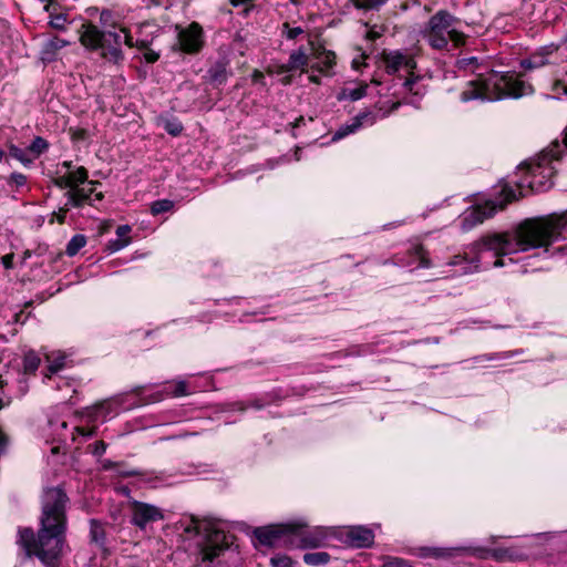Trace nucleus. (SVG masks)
Here are the masks:
<instances>
[{"label": "nucleus", "mask_w": 567, "mask_h": 567, "mask_svg": "<svg viewBox=\"0 0 567 567\" xmlns=\"http://www.w3.org/2000/svg\"><path fill=\"white\" fill-rule=\"evenodd\" d=\"M566 225L565 217L558 215L525 219L512 231L487 235L474 243L475 256L472 261L480 262L484 252L492 251L497 257L493 266L503 267L502 256L536 248L547 249L563 236Z\"/></svg>", "instance_id": "obj_1"}, {"label": "nucleus", "mask_w": 567, "mask_h": 567, "mask_svg": "<svg viewBox=\"0 0 567 567\" xmlns=\"http://www.w3.org/2000/svg\"><path fill=\"white\" fill-rule=\"evenodd\" d=\"M69 498L60 487L48 488L42 497L38 535L30 527L19 529L18 544L28 557H38L47 567H55L65 542Z\"/></svg>", "instance_id": "obj_2"}, {"label": "nucleus", "mask_w": 567, "mask_h": 567, "mask_svg": "<svg viewBox=\"0 0 567 567\" xmlns=\"http://www.w3.org/2000/svg\"><path fill=\"white\" fill-rule=\"evenodd\" d=\"M528 86L511 75H498L493 73L487 79L481 76L470 81L466 89L461 93V101L472 100L497 101L504 96L520 97L526 93Z\"/></svg>", "instance_id": "obj_3"}, {"label": "nucleus", "mask_w": 567, "mask_h": 567, "mask_svg": "<svg viewBox=\"0 0 567 567\" xmlns=\"http://www.w3.org/2000/svg\"><path fill=\"white\" fill-rule=\"evenodd\" d=\"M84 31L80 37L81 43L92 50H102V56L113 63L123 61L124 55L121 49L122 37L112 30L101 31L96 25H83Z\"/></svg>", "instance_id": "obj_4"}, {"label": "nucleus", "mask_w": 567, "mask_h": 567, "mask_svg": "<svg viewBox=\"0 0 567 567\" xmlns=\"http://www.w3.org/2000/svg\"><path fill=\"white\" fill-rule=\"evenodd\" d=\"M184 533L188 535H203V542L199 544L202 564L213 563L229 545V537L220 529L210 524H203L195 517L185 526Z\"/></svg>", "instance_id": "obj_5"}, {"label": "nucleus", "mask_w": 567, "mask_h": 567, "mask_svg": "<svg viewBox=\"0 0 567 567\" xmlns=\"http://www.w3.org/2000/svg\"><path fill=\"white\" fill-rule=\"evenodd\" d=\"M457 19L446 10H440L432 16L424 29V35L430 45L436 50L446 49L449 32Z\"/></svg>", "instance_id": "obj_6"}, {"label": "nucleus", "mask_w": 567, "mask_h": 567, "mask_svg": "<svg viewBox=\"0 0 567 567\" xmlns=\"http://www.w3.org/2000/svg\"><path fill=\"white\" fill-rule=\"evenodd\" d=\"M502 194L505 196L504 200H487L483 205H476L472 210L467 212L462 219L463 229L468 230L482 224L485 219L493 217L497 210L504 209L516 197L515 192L509 187H504Z\"/></svg>", "instance_id": "obj_7"}, {"label": "nucleus", "mask_w": 567, "mask_h": 567, "mask_svg": "<svg viewBox=\"0 0 567 567\" xmlns=\"http://www.w3.org/2000/svg\"><path fill=\"white\" fill-rule=\"evenodd\" d=\"M298 525L291 523L276 524L255 529L254 535L261 545L272 547L285 536H291V532H298Z\"/></svg>", "instance_id": "obj_8"}, {"label": "nucleus", "mask_w": 567, "mask_h": 567, "mask_svg": "<svg viewBox=\"0 0 567 567\" xmlns=\"http://www.w3.org/2000/svg\"><path fill=\"white\" fill-rule=\"evenodd\" d=\"M178 34H177V47L181 51L185 52V53H188V54H193V53H197L202 45H203V40H202V34H203V30L200 28V25L196 22H193L190 25H188L187 28L183 29V28H178Z\"/></svg>", "instance_id": "obj_9"}, {"label": "nucleus", "mask_w": 567, "mask_h": 567, "mask_svg": "<svg viewBox=\"0 0 567 567\" xmlns=\"http://www.w3.org/2000/svg\"><path fill=\"white\" fill-rule=\"evenodd\" d=\"M164 518L161 508L142 502L132 504V523L141 529H145L148 524L162 520Z\"/></svg>", "instance_id": "obj_10"}, {"label": "nucleus", "mask_w": 567, "mask_h": 567, "mask_svg": "<svg viewBox=\"0 0 567 567\" xmlns=\"http://www.w3.org/2000/svg\"><path fill=\"white\" fill-rule=\"evenodd\" d=\"M477 551L481 553L480 557L486 558L489 556L496 561H524L528 558V555L516 546L507 548L478 549Z\"/></svg>", "instance_id": "obj_11"}, {"label": "nucleus", "mask_w": 567, "mask_h": 567, "mask_svg": "<svg viewBox=\"0 0 567 567\" xmlns=\"http://www.w3.org/2000/svg\"><path fill=\"white\" fill-rule=\"evenodd\" d=\"M291 525H298V532H291V537L298 539V546L302 548H316L321 546L324 535L321 530L309 532L307 525L302 522H291Z\"/></svg>", "instance_id": "obj_12"}, {"label": "nucleus", "mask_w": 567, "mask_h": 567, "mask_svg": "<svg viewBox=\"0 0 567 567\" xmlns=\"http://www.w3.org/2000/svg\"><path fill=\"white\" fill-rule=\"evenodd\" d=\"M346 536L350 545L358 548L370 547L374 540L373 532L363 526L350 527Z\"/></svg>", "instance_id": "obj_13"}, {"label": "nucleus", "mask_w": 567, "mask_h": 567, "mask_svg": "<svg viewBox=\"0 0 567 567\" xmlns=\"http://www.w3.org/2000/svg\"><path fill=\"white\" fill-rule=\"evenodd\" d=\"M87 184L90 185L87 188L81 187V185H76L65 193V196L68 197L66 206L81 207L90 199L91 195L94 193V185L100 183L95 181H89Z\"/></svg>", "instance_id": "obj_14"}, {"label": "nucleus", "mask_w": 567, "mask_h": 567, "mask_svg": "<svg viewBox=\"0 0 567 567\" xmlns=\"http://www.w3.org/2000/svg\"><path fill=\"white\" fill-rule=\"evenodd\" d=\"M70 42L58 37H53L43 43L40 51V59L44 63H51L56 60L59 51L64 47L69 45Z\"/></svg>", "instance_id": "obj_15"}, {"label": "nucleus", "mask_w": 567, "mask_h": 567, "mask_svg": "<svg viewBox=\"0 0 567 567\" xmlns=\"http://www.w3.org/2000/svg\"><path fill=\"white\" fill-rule=\"evenodd\" d=\"M466 548H443V547H420L416 555L422 558L433 557L435 559L452 558L457 551H464Z\"/></svg>", "instance_id": "obj_16"}, {"label": "nucleus", "mask_w": 567, "mask_h": 567, "mask_svg": "<svg viewBox=\"0 0 567 567\" xmlns=\"http://www.w3.org/2000/svg\"><path fill=\"white\" fill-rule=\"evenodd\" d=\"M381 56L388 74H394L403 68L404 53L400 51H383Z\"/></svg>", "instance_id": "obj_17"}, {"label": "nucleus", "mask_w": 567, "mask_h": 567, "mask_svg": "<svg viewBox=\"0 0 567 567\" xmlns=\"http://www.w3.org/2000/svg\"><path fill=\"white\" fill-rule=\"evenodd\" d=\"M528 168V172L532 176V181H529V186L532 189L537 192L547 190L553 186V182L547 181L543 182V178L538 179V176L542 175V166L537 165H525Z\"/></svg>", "instance_id": "obj_18"}, {"label": "nucleus", "mask_w": 567, "mask_h": 567, "mask_svg": "<svg viewBox=\"0 0 567 567\" xmlns=\"http://www.w3.org/2000/svg\"><path fill=\"white\" fill-rule=\"evenodd\" d=\"M229 72L227 65L223 61H218L208 70L209 81L215 85L224 84L228 79Z\"/></svg>", "instance_id": "obj_19"}, {"label": "nucleus", "mask_w": 567, "mask_h": 567, "mask_svg": "<svg viewBox=\"0 0 567 567\" xmlns=\"http://www.w3.org/2000/svg\"><path fill=\"white\" fill-rule=\"evenodd\" d=\"M90 537L91 542L104 548L105 546V529L104 526L96 519L90 520Z\"/></svg>", "instance_id": "obj_20"}, {"label": "nucleus", "mask_w": 567, "mask_h": 567, "mask_svg": "<svg viewBox=\"0 0 567 567\" xmlns=\"http://www.w3.org/2000/svg\"><path fill=\"white\" fill-rule=\"evenodd\" d=\"M41 359L38 353L33 350H29L25 352L23 357V373L24 374H34L38 368L40 367Z\"/></svg>", "instance_id": "obj_21"}, {"label": "nucleus", "mask_w": 567, "mask_h": 567, "mask_svg": "<svg viewBox=\"0 0 567 567\" xmlns=\"http://www.w3.org/2000/svg\"><path fill=\"white\" fill-rule=\"evenodd\" d=\"M303 561L310 566H323L330 561V555L326 551L307 553Z\"/></svg>", "instance_id": "obj_22"}, {"label": "nucleus", "mask_w": 567, "mask_h": 567, "mask_svg": "<svg viewBox=\"0 0 567 567\" xmlns=\"http://www.w3.org/2000/svg\"><path fill=\"white\" fill-rule=\"evenodd\" d=\"M548 63L547 53L537 52L530 55L528 59L522 61V66L524 69H537L546 65Z\"/></svg>", "instance_id": "obj_23"}, {"label": "nucleus", "mask_w": 567, "mask_h": 567, "mask_svg": "<svg viewBox=\"0 0 567 567\" xmlns=\"http://www.w3.org/2000/svg\"><path fill=\"white\" fill-rule=\"evenodd\" d=\"M308 62V56L303 50L299 49L293 51L289 56L288 69L297 70L305 66Z\"/></svg>", "instance_id": "obj_24"}, {"label": "nucleus", "mask_w": 567, "mask_h": 567, "mask_svg": "<svg viewBox=\"0 0 567 567\" xmlns=\"http://www.w3.org/2000/svg\"><path fill=\"white\" fill-rule=\"evenodd\" d=\"M86 244V238L83 235H75L71 238L69 244L66 245L65 252L69 256H75L81 248H83Z\"/></svg>", "instance_id": "obj_25"}, {"label": "nucleus", "mask_w": 567, "mask_h": 567, "mask_svg": "<svg viewBox=\"0 0 567 567\" xmlns=\"http://www.w3.org/2000/svg\"><path fill=\"white\" fill-rule=\"evenodd\" d=\"M173 208L174 202L171 199H159L151 204V213L154 216L171 212Z\"/></svg>", "instance_id": "obj_26"}, {"label": "nucleus", "mask_w": 567, "mask_h": 567, "mask_svg": "<svg viewBox=\"0 0 567 567\" xmlns=\"http://www.w3.org/2000/svg\"><path fill=\"white\" fill-rule=\"evenodd\" d=\"M68 175L70 177V181L72 182V187L89 182L87 169L83 166L78 167L75 171L69 172Z\"/></svg>", "instance_id": "obj_27"}, {"label": "nucleus", "mask_w": 567, "mask_h": 567, "mask_svg": "<svg viewBox=\"0 0 567 567\" xmlns=\"http://www.w3.org/2000/svg\"><path fill=\"white\" fill-rule=\"evenodd\" d=\"M9 155L24 165L30 164L33 161L28 156V152L25 150H22L13 144L9 146Z\"/></svg>", "instance_id": "obj_28"}, {"label": "nucleus", "mask_w": 567, "mask_h": 567, "mask_svg": "<svg viewBox=\"0 0 567 567\" xmlns=\"http://www.w3.org/2000/svg\"><path fill=\"white\" fill-rule=\"evenodd\" d=\"M360 127L358 126V124L352 118V122L350 124L342 125V126L339 127V130H337L334 132V134L332 136V140L333 141H339V140L348 136L349 134L354 133Z\"/></svg>", "instance_id": "obj_29"}, {"label": "nucleus", "mask_w": 567, "mask_h": 567, "mask_svg": "<svg viewBox=\"0 0 567 567\" xmlns=\"http://www.w3.org/2000/svg\"><path fill=\"white\" fill-rule=\"evenodd\" d=\"M354 122L358 124L359 127H361L364 123L367 124H374L377 116L371 111H364L359 113L355 117H353Z\"/></svg>", "instance_id": "obj_30"}, {"label": "nucleus", "mask_w": 567, "mask_h": 567, "mask_svg": "<svg viewBox=\"0 0 567 567\" xmlns=\"http://www.w3.org/2000/svg\"><path fill=\"white\" fill-rule=\"evenodd\" d=\"M49 147V144L48 142L40 137V136H37L31 145L29 146V151L34 153L35 155H40L41 153H43L47 148Z\"/></svg>", "instance_id": "obj_31"}, {"label": "nucleus", "mask_w": 567, "mask_h": 567, "mask_svg": "<svg viewBox=\"0 0 567 567\" xmlns=\"http://www.w3.org/2000/svg\"><path fill=\"white\" fill-rule=\"evenodd\" d=\"M382 567H414L408 560L400 557L388 556L384 558Z\"/></svg>", "instance_id": "obj_32"}, {"label": "nucleus", "mask_w": 567, "mask_h": 567, "mask_svg": "<svg viewBox=\"0 0 567 567\" xmlns=\"http://www.w3.org/2000/svg\"><path fill=\"white\" fill-rule=\"evenodd\" d=\"M320 63L322 66L319 69L321 72L330 70L334 65L336 54L331 51L323 52L322 58H320Z\"/></svg>", "instance_id": "obj_33"}, {"label": "nucleus", "mask_w": 567, "mask_h": 567, "mask_svg": "<svg viewBox=\"0 0 567 567\" xmlns=\"http://www.w3.org/2000/svg\"><path fill=\"white\" fill-rule=\"evenodd\" d=\"M164 128L169 135L178 136L183 131V125L181 122L176 120L166 121Z\"/></svg>", "instance_id": "obj_34"}, {"label": "nucleus", "mask_w": 567, "mask_h": 567, "mask_svg": "<svg viewBox=\"0 0 567 567\" xmlns=\"http://www.w3.org/2000/svg\"><path fill=\"white\" fill-rule=\"evenodd\" d=\"M386 1L388 0H360L357 3V7L365 10H375L383 6Z\"/></svg>", "instance_id": "obj_35"}, {"label": "nucleus", "mask_w": 567, "mask_h": 567, "mask_svg": "<svg viewBox=\"0 0 567 567\" xmlns=\"http://www.w3.org/2000/svg\"><path fill=\"white\" fill-rule=\"evenodd\" d=\"M9 383L8 379L0 374V410L4 406L9 405L11 402V398L4 395L3 388Z\"/></svg>", "instance_id": "obj_36"}, {"label": "nucleus", "mask_w": 567, "mask_h": 567, "mask_svg": "<svg viewBox=\"0 0 567 567\" xmlns=\"http://www.w3.org/2000/svg\"><path fill=\"white\" fill-rule=\"evenodd\" d=\"M130 243H131V238L130 237H126V238H118L117 237L115 240H110L109 241L107 248L111 251H117V250H121L122 248L126 247Z\"/></svg>", "instance_id": "obj_37"}, {"label": "nucleus", "mask_w": 567, "mask_h": 567, "mask_svg": "<svg viewBox=\"0 0 567 567\" xmlns=\"http://www.w3.org/2000/svg\"><path fill=\"white\" fill-rule=\"evenodd\" d=\"M100 21L105 29L109 27H111V28L116 27V22L114 21L113 13L110 10H103L101 12Z\"/></svg>", "instance_id": "obj_38"}, {"label": "nucleus", "mask_w": 567, "mask_h": 567, "mask_svg": "<svg viewBox=\"0 0 567 567\" xmlns=\"http://www.w3.org/2000/svg\"><path fill=\"white\" fill-rule=\"evenodd\" d=\"M64 359L65 358L63 355H59L54 360H51L50 357H48V360L50 362L49 368H48L50 374L56 373L64 367Z\"/></svg>", "instance_id": "obj_39"}, {"label": "nucleus", "mask_w": 567, "mask_h": 567, "mask_svg": "<svg viewBox=\"0 0 567 567\" xmlns=\"http://www.w3.org/2000/svg\"><path fill=\"white\" fill-rule=\"evenodd\" d=\"M274 567H291L292 560L288 556H275L270 559Z\"/></svg>", "instance_id": "obj_40"}, {"label": "nucleus", "mask_w": 567, "mask_h": 567, "mask_svg": "<svg viewBox=\"0 0 567 567\" xmlns=\"http://www.w3.org/2000/svg\"><path fill=\"white\" fill-rule=\"evenodd\" d=\"M449 42L452 41L455 47L462 45L465 41V37L462 32L455 30L453 27L449 32Z\"/></svg>", "instance_id": "obj_41"}, {"label": "nucleus", "mask_w": 567, "mask_h": 567, "mask_svg": "<svg viewBox=\"0 0 567 567\" xmlns=\"http://www.w3.org/2000/svg\"><path fill=\"white\" fill-rule=\"evenodd\" d=\"M478 64V59L476 56L463 58L457 61V65L460 69L467 70L473 69Z\"/></svg>", "instance_id": "obj_42"}, {"label": "nucleus", "mask_w": 567, "mask_h": 567, "mask_svg": "<svg viewBox=\"0 0 567 567\" xmlns=\"http://www.w3.org/2000/svg\"><path fill=\"white\" fill-rule=\"evenodd\" d=\"M9 183L20 187L27 183V177L21 173H12L9 177Z\"/></svg>", "instance_id": "obj_43"}, {"label": "nucleus", "mask_w": 567, "mask_h": 567, "mask_svg": "<svg viewBox=\"0 0 567 567\" xmlns=\"http://www.w3.org/2000/svg\"><path fill=\"white\" fill-rule=\"evenodd\" d=\"M143 58L147 63H155L159 59V53L148 48L144 51Z\"/></svg>", "instance_id": "obj_44"}, {"label": "nucleus", "mask_w": 567, "mask_h": 567, "mask_svg": "<svg viewBox=\"0 0 567 567\" xmlns=\"http://www.w3.org/2000/svg\"><path fill=\"white\" fill-rule=\"evenodd\" d=\"M403 68L409 71L410 75H413V70L416 68L415 60L412 56L404 54Z\"/></svg>", "instance_id": "obj_45"}, {"label": "nucleus", "mask_w": 567, "mask_h": 567, "mask_svg": "<svg viewBox=\"0 0 567 567\" xmlns=\"http://www.w3.org/2000/svg\"><path fill=\"white\" fill-rule=\"evenodd\" d=\"M365 93H367V86H360V87L352 90L350 92L349 96L352 101H357V100L362 99L365 95Z\"/></svg>", "instance_id": "obj_46"}, {"label": "nucleus", "mask_w": 567, "mask_h": 567, "mask_svg": "<svg viewBox=\"0 0 567 567\" xmlns=\"http://www.w3.org/2000/svg\"><path fill=\"white\" fill-rule=\"evenodd\" d=\"M55 185L60 188H70L72 189V182L70 181L69 175L61 176L55 179Z\"/></svg>", "instance_id": "obj_47"}, {"label": "nucleus", "mask_w": 567, "mask_h": 567, "mask_svg": "<svg viewBox=\"0 0 567 567\" xmlns=\"http://www.w3.org/2000/svg\"><path fill=\"white\" fill-rule=\"evenodd\" d=\"M174 394H175L176 396H179V395H186V394H188V392H187V384H186V382H184V381L178 382V383L176 384L175 390H174Z\"/></svg>", "instance_id": "obj_48"}, {"label": "nucleus", "mask_w": 567, "mask_h": 567, "mask_svg": "<svg viewBox=\"0 0 567 567\" xmlns=\"http://www.w3.org/2000/svg\"><path fill=\"white\" fill-rule=\"evenodd\" d=\"M106 451V444L103 441H97L94 443L93 454L100 456L104 454Z\"/></svg>", "instance_id": "obj_49"}, {"label": "nucleus", "mask_w": 567, "mask_h": 567, "mask_svg": "<svg viewBox=\"0 0 567 567\" xmlns=\"http://www.w3.org/2000/svg\"><path fill=\"white\" fill-rule=\"evenodd\" d=\"M131 233V227L128 225H121L116 229V235L118 238H126Z\"/></svg>", "instance_id": "obj_50"}, {"label": "nucleus", "mask_w": 567, "mask_h": 567, "mask_svg": "<svg viewBox=\"0 0 567 567\" xmlns=\"http://www.w3.org/2000/svg\"><path fill=\"white\" fill-rule=\"evenodd\" d=\"M120 34L121 33H124V43L128 47V48H134L135 47V42L133 41V38L132 35L127 32V30L125 28H122L118 32Z\"/></svg>", "instance_id": "obj_51"}, {"label": "nucleus", "mask_w": 567, "mask_h": 567, "mask_svg": "<svg viewBox=\"0 0 567 567\" xmlns=\"http://www.w3.org/2000/svg\"><path fill=\"white\" fill-rule=\"evenodd\" d=\"M87 136V132L84 128H76L72 131V137L74 140H84Z\"/></svg>", "instance_id": "obj_52"}, {"label": "nucleus", "mask_w": 567, "mask_h": 567, "mask_svg": "<svg viewBox=\"0 0 567 567\" xmlns=\"http://www.w3.org/2000/svg\"><path fill=\"white\" fill-rule=\"evenodd\" d=\"M302 32H303V30L300 27L291 28V29L288 30L287 38L288 39H296Z\"/></svg>", "instance_id": "obj_53"}, {"label": "nucleus", "mask_w": 567, "mask_h": 567, "mask_svg": "<svg viewBox=\"0 0 567 567\" xmlns=\"http://www.w3.org/2000/svg\"><path fill=\"white\" fill-rule=\"evenodd\" d=\"M2 264L3 266L7 268V269H10L12 268L13 266V255L10 254V255H6L2 257Z\"/></svg>", "instance_id": "obj_54"}, {"label": "nucleus", "mask_w": 567, "mask_h": 567, "mask_svg": "<svg viewBox=\"0 0 567 567\" xmlns=\"http://www.w3.org/2000/svg\"><path fill=\"white\" fill-rule=\"evenodd\" d=\"M68 210H69V206H66V205L64 207L60 208L59 214H58V220L60 224L64 223Z\"/></svg>", "instance_id": "obj_55"}, {"label": "nucleus", "mask_w": 567, "mask_h": 567, "mask_svg": "<svg viewBox=\"0 0 567 567\" xmlns=\"http://www.w3.org/2000/svg\"><path fill=\"white\" fill-rule=\"evenodd\" d=\"M416 80L417 78H413V75H410L403 83L404 87L409 91H412L413 84L415 83Z\"/></svg>", "instance_id": "obj_56"}, {"label": "nucleus", "mask_w": 567, "mask_h": 567, "mask_svg": "<svg viewBox=\"0 0 567 567\" xmlns=\"http://www.w3.org/2000/svg\"><path fill=\"white\" fill-rule=\"evenodd\" d=\"M134 48H137L141 51H145V50L148 49V42L145 41V40H137L135 42V47Z\"/></svg>", "instance_id": "obj_57"}, {"label": "nucleus", "mask_w": 567, "mask_h": 567, "mask_svg": "<svg viewBox=\"0 0 567 567\" xmlns=\"http://www.w3.org/2000/svg\"><path fill=\"white\" fill-rule=\"evenodd\" d=\"M417 250H419V254L421 255V266H422V267H430V261H429V259H426V258L422 255L423 248H422V247H419V248H417Z\"/></svg>", "instance_id": "obj_58"}, {"label": "nucleus", "mask_w": 567, "mask_h": 567, "mask_svg": "<svg viewBox=\"0 0 567 567\" xmlns=\"http://www.w3.org/2000/svg\"><path fill=\"white\" fill-rule=\"evenodd\" d=\"M464 260H465V258H464V257H462V256H454V257L451 259V261L449 262V265H451V266H455V265H458V264L463 262Z\"/></svg>", "instance_id": "obj_59"}, {"label": "nucleus", "mask_w": 567, "mask_h": 567, "mask_svg": "<svg viewBox=\"0 0 567 567\" xmlns=\"http://www.w3.org/2000/svg\"><path fill=\"white\" fill-rule=\"evenodd\" d=\"M264 79V74L260 71H255L252 74V80L255 82H259Z\"/></svg>", "instance_id": "obj_60"}, {"label": "nucleus", "mask_w": 567, "mask_h": 567, "mask_svg": "<svg viewBox=\"0 0 567 567\" xmlns=\"http://www.w3.org/2000/svg\"><path fill=\"white\" fill-rule=\"evenodd\" d=\"M367 37L370 40H375V39H378L380 37V33L377 32V31L371 30V31L368 32Z\"/></svg>", "instance_id": "obj_61"}, {"label": "nucleus", "mask_w": 567, "mask_h": 567, "mask_svg": "<svg viewBox=\"0 0 567 567\" xmlns=\"http://www.w3.org/2000/svg\"><path fill=\"white\" fill-rule=\"evenodd\" d=\"M76 431L80 432L84 436H92V435H94V431L93 430L84 431L83 429H79L78 427Z\"/></svg>", "instance_id": "obj_62"}, {"label": "nucleus", "mask_w": 567, "mask_h": 567, "mask_svg": "<svg viewBox=\"0 0 567 567\" xmlns=\"http://www.w3.org/2000/svg\"><path fill=\"white\" fill-rule=\"evenodd\" d=\"M62 166H63L65 169H68L69 172H71V171H72V167H73L72 162H70V161H65V162H63V163H62Z\"/></svg>", "instance_id": "obj_63"}, {"label": "nucleus", "mask_w": 567, "mask_h": 567, "mask_svg": "<svg viewBox=\"0 0 567 567\" xmlns=\"http://www.w3.org/2000/svg\"><path fill=\"white\" fill-rule=\"evenodd\" d=\"M305 118L302 116H300L299 118L296 120V126H300L302 123H303Z\"/></svg>", "instance_id": "obj_64"}]
</instances>
